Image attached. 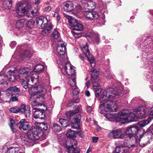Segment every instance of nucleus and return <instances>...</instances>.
Listing matches in <instances>:
<instances>
[{"label": "nucleus", "instance_id": "41", "mask_svg": "<svg viewBox=\"0 0 153 153\" xmlns=\"http://www.w3.org/2000/svg\"><path fill=\"white\" fill-rule=\"evenodd\" d=\"M6 77L4 75H0V84H5L7 82L6 81L5 79Z\"/></svg>", "mask_w": 153, "mask_h": 153}, {"label": "nucleus", "instance_id": "27", "mask_svg": "<svg viewBox=\"0 0 153 153\" xmlns=\"http://www.w3.org/2000/svg\"><path fill=\"white\" fill-rule=\"evenodd\" d=\"M60 36V34L58 30L55 29L51 35V37L53 39H57Z\"/></svg>", "mask_w": 153, "mask_h": 153}, {"label": "nucleus", "instance_id": "49", "mask_svg": "<svg viewBox=\"0 0 153 153\" xmlns=\"http://www.w3.org/2000/svg\"><path fill=\"white\" fill-rule=\"evenodd\" d=\"M44 68H41L40 69H36V68H34L33 69V71L37 73H40L42 72L44 70Z\"/></svg>", "mask_w": 153, "mask_h": 153}, {"label": "nucleus", "instance_id": "3", "mask_svg": "<svg viewBox=\"0 0 153 153\" xmlns=\"http://www.w3.org/2000/svg\"><path fill=\"white\" fill-rule=\"evenodd\" d=\"M27 137L24 135L20 136L22 142L28 146H33L35 141L39 139L42 136L41 130L39 127H34L29 130L27 133Z\"/></svg>", "mask_w": 153, "mask_h": 153}, {"label": "nucleus", "instance_id": "35", "mask_svg": "<svg viewBox=\"0 0 153 153\" xmlns=\"http://www.w3.org/2000/svg\"><path fill=\"white\" fill-rule=\"evenodd\" d=\"M67 137H74L76 135L75 132L71 129H69L66 133Z\"/></svg>", "mask_w": 153, "mask_h": 153}, {"label": "nucleus", "instance_id": "13", "mask_svg": "<svg viewBox=\"0 0 153 153\" xmlns=\"http://www.w3.org/2000/svg\"><path fill=\"white\" fill-rule=\"evenodd\" d=\"M48 20L46 18L40 16L37 19L36 23L39 28L41 29L44 28L47 26V24L48 23Z\"/></svg>", "mask_w": 153, "mask_h": 153}, {"label": "nucleus", "instance_id": "38", "mask_svg": "<svg viewBox=\"0 0 153 153\" xmlns=\"http://www.w3.org/2000/svg\"><path fill=\"white\" fill-rule=\"evenodd\" d=\"M19 149L18 148H11L7 151V153H18Z\"/></svg>", "mask_w": 153, "mask_h": 153}, {"label": "nucleus", "instance_id": "29", "mask_svg": "<svg viewBox=\"0 0 153 153\" xmlns=\"http://www.w3.org/2000/svg\"><path fill=\"white\" fill-rule=\"evenodd\" d=\"M59 122L62 126L65 127L67 126L68 125L69 121L64 119L60 118L59 119Z\"/></svg>", "mask_w": 153, "mask_h": 153}, {"label": "nucleus", "instance_id": "17", "mask_svg": "<svg viewBox=\"0 0 153 153\" xmlns=\"http://www.w3.org/2000/svg\"><path fill=\"white\" fill-rule=\"evenodd\" d=\"M61 70L64 75L75 76V71L73 68H61Z\"/></svg>", "mask_w": 153, "mask_h": 153}, {"label": "nucleus", "instance_id": "56", "mask_svg": "<svg viewBox=\"0 0 153 153\" xmlns=\"http://www.w3.org/2000/svg\"><path fill=\"white\" fill-rule=\"evenodd\" d=\"M99 41L100 39L99 38V36L98 35L94 39V42L98 44L99 42Z\"/></svg>", "mask_w": 153, "mask_h": 153}, {"label": "nucleus", "instance_id": "46", "mask_svg": "<svg viewBox=\"0 0 153 153\" xmlns=\"http://www.w3.org/2000/svg\"><path fill=\"white\" fill-rule=\"evenodd\" d=\"M22 86L25 89H27L28 87V85H29L26 81L23 80L22 83Z\"/></svg>", "mask_w": 153, "mask_h": 153}, {"label": "nucleus", "instance_id": "47", "mask_svg": "<svg viewBox=\"0 0 153 153\" xmlns=\"http://www.w3.org/2000/svg\"><path fill=\"white\" fill-rule=\"evenodd\" d=\"M24 56L25 57H30L31 56V53L29 50H27L25 51Z\"/></svg>", "mask_w": 153, "mask_h": 153}, {"label": "nucleus", "instance_id": "21", "mask_svg": "<svg viewBox=\"0 0 153 153\" xmlns=\"http://www.w3.org/2000/svg\"><path fill=\"white\" fill-rule=\"evenodd\" d=\"M149 143L150 141L147 140V138L145 137H141L139 140V144L140 146L143 147H145Z\"/></svg>", "mask_w": 153, "mask_h": 153}, {"label": "nucleus", "instance_id": "33", "mask_svg": "<svg viewBox=\"0 0 153 153\" xmlns=\"http://www.w3.org/2000/svg\"><path fill=\"white\" fill-rule=\"evenodd\" d=\"M151 131H149L145 133V138H147V140L150 141V142L153 139V134Z\"/></svg>", "mask_w": 153, "mask_h": 153}, {"label": "nucleus", "instance_id": "2", "mask_svg": "<svg viewBox=\"0 0 153 153\" xmlns=\"http://www.w3.org/2000/svg\"><path fill=\"white\" fill-rule=\"evenodd\" d=\"M29 93L34 100L32 103L33 106V117L35 119H44L45 114L44 112L47 108L43 103L44 97L46 93V89L42 85L32 87L29 91Z\"/></svg>", "mask_w": 153, "mask_h": 153}, {"label": "nucleus", "instance_id": "34", "mask_svg": "<svg viewBox=\"0 0 153 153\" xmlns=\"http://www.w3.org/2000/svg\"><path fill=\"white\" fill-rule=\"evenodd\" d=\"M87 6L89 7L88 9L91 10H93L94 9L95 7V3L92 1H88L87 3Z\"/></svg>", "mask_w": 153, "mask_h": 153}, {"label": "nucleus", "instance_id": "37", "mask_svg": "<svg viewBox=\"0 0 153 153\" xmlns=\"http://www.w3.org/2000/svg\"><path fill=\"white\" fill-rule=\"evenodd\" d=\"M52 129L54 132L59 131L61 130L60 126L58 124L54 123L52 127Z\"/></svg>", "mask_w": 153, "mask_h": 153}, {"label": "nucleus", "instance_id": "62", "mask_svg": "<svg viewBox=\"0 0 153 153\" xmlns=\"http://www.w3.org/2000/svg\"><path fill=\"white\" fill-rule=\"evenodd\" d=\"M85 95L87 97H89L90 96V93L89 91H87L85 92Z\"/></svg>", "mask_w": 153, "mask_h": 153}, {"label": "nucleus", "instance_id": "12", "mask_svg": "<svg viewBox=\"0 0 153 153\" xmlns=\"http://www.w3.org/2000/svg\"><path fill=\"white\" fill-rule=\"evenodd\" d=\"M26 13L25 16L28 17H32L36 15V13L38 11L37 8H35L32 10L31 6L27 5L26 6Z\"/></svg>", "mask_w": 153, "mask_h": 153}, {"label": "nucleus", "instance_id": "58", "mask_svg": "<svg viewBox=\"0 0 153 153\" xmlns=\"http://www.w3.org/2000/svg\"><path fill=\"white\" fill-rule=\"evenodd\" d=\"M59 8H56L55 9V13L54 14V16H55L56 14L58 15V13H59Z\"/></svg>", "mask_w": 153, "mask_h": 153}, {"label": "nucleus", "instance_id": "10", "mask_svg": "<svg viewBox=\"0 0 153 153\" xmlns=\"http://www.w3.org/2000/svg\"><path fill=\"white\" fill-rule=\"evenodd\" d=\"M126 135L120 128L112 130L108 134V137H112L114 139L125 138Z\"/></svg>", "mask_w": 153, "mask_h": 153}, {"label": "nucleus", "instance_id": "53", "mask_svg": "<svg viewBox=\"0 0 153 153\" xmlns=\"http://www.w3.org/2000/svg\"><path fill=\"white\" fill-rule=\"evenodd\" d=\"M65 67H72V65L69 62H68L65 64Z\"/></svg>", "mask_w": 153, "mask_h": 153}, {"label": "nucleus", "instance_id": "43", "mask_svg": "<svg viewBox=\"0 0 153 153\" xmlns=\"http://www.w3.org/2000/svg\"><path fill=\"white\" fill-rule=\"evenodd\" d=\"M11 124L10 126H15L19 124V122L16 120L14 119H12L10 120Z\"/></svg>", "mask_w": 153, "mask_h": 153}, {"label": "nucleus", "instance_id": "8", "mask_svg": "<svg viewBox=\"0 0 153 153\" xmlns=\"http://www.w3.org/2000/svg\"><path fill=\"white\" fill-rule=\"evenodd\" d=\"M81 48L86 57L90 62L91 67H94L95 63L94 62V58L90 54V51L88 49V46L87 43H86L85 45H83Z\"/></svg>", "mask_w": 153, "mask_h": 153}, {"label": "nucleus", "instance_id": "11", "mask_svg": "<svg viewBox=\"0 0 153 153\" xmlns=\"http://www.w3.org/2000/svg\"><path fill=\"white\" fill-rule=\"evenodd\" d=\"M77 145V142L74 140L68 141L65 143L66 146L69 153H75L76 146Z\"/></svg>", "mask_w": 153, "mask_h": 153}, {"label": "nucleus", "instance_id": "4", "mask_svg": "<svg viewBox=\"0 0 153 153\" xmlns=\"http://www.w3.org/2000/svg\"><path fill=\"white\" fill-rule=\"evenodd\" d=\"M66 46L64 43L60 41L57 44V51L58 54L57 57V63L62 66H64L65 58L67 56L65 53Z\"/></svg>", "mask_w": 153, "mask_h": 153}, {"label": "nucleus", "instance_id": "15", "mask_svg": "<svg viewBox=\"0 0 153 153\" xmlns=\"http://www.w3.org/2000/svg\"><path fill=\"white\" fill-rule=\"evenodd\" d=\"M19 128L22 131L28 130L30 126L29 123L24 119H22L19 122Z\"/></svg>", "mask_w": 153, "mask_h": 153}, {"label": "nucleus", "instance_id": "42", "mask_svg": "<svg viewBox=\"0 0 153 153\" xmlns=\"http://www.w3.org/2000/svg\"><path fill=\"white\" fill-rule=\"evenodd\" d=\"M10 112L13 113H17L20 111V108H18L16 107H13L9 109Z\"/></svg>", "mask_w": 153, "mask_h": 153}, {"label": "nucleus", "instance_id": "59", "mask_svg": "<svg viewBox=\"0 0 153 153\" xmlns=\"http://www.w3.org/2000/svg\"><path fill=\"white\" fill-rule=\"evenodd\" d=\"M10 126V128L11 129V130L14 133V132H16V130L15 128H14V126Z\"/></svg>", "mask_w": 153, "mask_h": 153}, {"label": "nucleus", "instance_id": "1", "mask_svg": "<svg viewBox=\"0 0 153 153\" xmlns=\"http://www.w3.org/2000/svg\"><path fill=\"white\" fill-rule=\"evenodd\" d=\"M123 88L122 86L118 85L115 89L110 88L102 93L100 98V102L99 109L100 113L104 114L109 121L114 120L117 121L131 122L135 120V118L141 119L144 118L148 111V107H138L134 110V113H128L126 110H123L117 114L107 113L108 112L115 111L117 106L115 102L112 101L115 96L121 94Z\"/></svg>", "mask_w": 153, "mask_h": 153}, {"label": "nucleus", "instance_id": "19", "mask_svg": "<svg viewBox=\"0 0 153 153\" xmlns=\"http://www.w3.org/2000/svg\"><path fill=\"white\" fill-rule=\"evenodd\" d=\"M26 10V6L24 7L20 6L16 7V12L19 16H25Z\"/></svg>", "mask_w": 153, "mask_h": 153}, {"label": "nucleus", "instance_id": "20", "mask_svg": "<svg viewBox=\"0 0 153 153\" xmlns=\"http://www.w3.org/2000/svg\"><path fill=\"white\" fill-rule=\"evenodd\" d=\"M91 79L92 80H94V79H97V78H98V75L99 74L98 70L92 68L91 71Z\"/></svg>", "mask_w": 153, "mask_h": 153}, {"label": "nucleus", "instance_id": "28", "mask_svg": "<svg viewBox=\"0 0 153 153\" xmlns=\"http://www.w3.org/2000/svg\"><path fill=\"white\" fill-rule=\"evenodd\" d=\"M79 111V110L77 108H75L72 110L70 111L67 113V116L71 117L74 114L77 113Z\"/></svg>", "mask_w": 153, "mask_h": 153}, {"label": "nucleus", "instance_id": "5", "mask_svg": "<svg viewBox=\"0 0 153 153\" xmlns=\"http://www.w3.org/2000/svg\"><path fill=\"white\" fill-rule=\"evenodd\" d=\"M136 143V140L134 137L132 143H130L126 144L124 143L122 146L117 147L114 153H128L131 150L130 148L134 147Z\"/></svg>", "mask_w": 153, "mask_h": 153}, {"label": "nucleus", "instance_id": "30", "mask_svg": "<svg viewBox=\"0 0 153 153\" xmlns=\"http://www.w3.org/2000/svg\"><path fill=\"white\" fill-rule=\"evenodd\" d=\"M64 16L68 20V22L70 25L73 26V23L75 21L76 19L73 18L72 16L68 15L66 14H64Z\"/></svg>", "mask_w": 153, "mask_h": 153}, {"label": "nucleus", "instance_id": "31", "mask_svg": "<svg viewBox=\"0 0 153 153\" xmlns=\"http://www.w3.org/2000/svg\"><path fill=\"white\" fill-rule=\"evenodd\" d=\"M150 120L149 119L143 120L138 123L139 126L141 127H143L149 123Z\"/></svg>", "mask_w": 153, "mask_h": 153}, {"label": "nucleus", "instance_id": "23", "mask_svg": "<svg viewBox=\"0 0 153 153\" xmlns=\"http://www.w3.org/2000/svg\"><path fill=\"white\" fill-rule=\"evenodd\" d=\"M6 78L9 81L13 82L15 80L16 77L13 72L9 71L8 73V74L7 75Z\"/></svg>", "mask_w": 153, "mask_h": 153}, {"label": "nucleus", "instance_id": "9", "mask_svg": "<svg viewBox=\"0 0 153 153\" xmlns=\"http://www.w3.org/2000/svg\"><path fill=\"white\" fill-rule=\"evenodd\" d=\"M62 9L66 12H71L73 10L78 11L81 9V7L79 5H77L76 8H74V4L71 1L65 2L63 3Z\"/></svg>", "mask_w": 153, "mask_h": 153}, {"label": "nucleus", "instance_id": "60", "mask_svg": "<svg viewBox=\"0 0 153 153\" xmlns=\"http://www.w3.org/2000/svg\"><path fill=\"white\" fill-rule=\"evenodd\" d=\"M16 45V43L15 42H13L10 45V46L11 48H13L14 46Z\"/></svg>", "mask_w": 153, "mask_h": 153}, {"label": "nucleus", "instance_id": "61", "mask_svg": "<svg viewBox=\"0 0 153 153\" xmlns=\"http://www.w3.org/2000/svg\"><path fill=\"white\" fill-rule=\"evenodd\" d=\"M36 66H42L43 67H45L46 65H45V63H42V64H38L36 65Z\"/></svg>", "mask_w": 153, "mask_h": 153}, {"label": "nucleus", "instance_id": "48", "mask_svg": "<svg viewBox=\"0 0 153 153\" xmlns=\"http://www.w3.org/2000/svg\"><path fill=\"white\" fill-rule=\"evenodd\" d=\"M73 91V94L74 95H76L78 94L79 93V91L78 90V88L77 86L76 87L74 88Z\"/></svg>", "mask_w": 153, "mask_h": 153}, {"label": "nucleus", "instance_id": "36", "mask_svg": "<svg viewBox=\"0 0 153 153\" xmlns=\"http://www.w3.org/2000/svg\"><path fill=\"white\" fill-rule=\"evenodd\" d=\"M26 22L25 23L26 26L29 28H31L32 26H33L35 24V21L33 19H30L28 21L26 20Z\"/></svg>", "mask_w": 153, "mask_h": 153}, {"label": "nucleus", "instance_id": "44", "mask_svg": "<svg viewBox=\"0 0 153 153\" xmlns=\"http://www.w3.org/2000/svg\"><path fill=\"white\" fill-rule=\"evenodd\" d=\"M79 122H72L71 126L74 128H79Z\"/></svg>", "mask_w": 153, "mask_h": 153}, {"label": "nucleus", "instance_id": "52", "mask_svg": "<svg viewBox=\"0 0 153 153\" xmlns=\"http://www.w3.org/2000/svg\"><path fill=\"white\" fill-rule=\"evenodd\" d=\"M86 110L88 113H90L92 111V108L90 106H88L86 108Z\"/></svg>", "mask_w": 153, "mask_h": 153}, {"label": "nucleus", "instance_id": "54", "mask_svg": "<svg viewBox=\"0 0 153 153\" xmlns=\"http://www.w3.org/2000/svg\"><path fill=\"white\" fill-rule=\"evenodd\" d=\"M18 99L16 97H12L11 99L9 101L10 102H15L17 101Z\"/></svg>", "mask_w": 153, "mask_h": 153}, {"label": "nucleus", "instance_id": "18", "mask_svg": "<svg viewBox=\"0 0 153 153\" xmlns=\"http://www.w3.org/2000/svg\"><path fill=\"white\" fill-rule=\"evenodd\" d=\"M73 26H71L73 27V29L74 30H77L80 31L83 29V26L82 24L77 21L76 20L73 23Z\"/></svg>", "mask_w": 153, "mask_h": 153}, {"label": "nucleus", "instance_id": "22", "mask_svg": "<svg viewBox=\"0 0 153 153\" xmlns=\"http://www.w3.org/2000/svg\"><path fill=\"white\" fill-rule=\"evenodd\" d=\"M26 22V20L24 19H21L19 20L16 22V27L18 29L24 26Z\"/></svg>", "mask_w": 153, "mask_h": 153}, {"label": "nucleus", "instance_id": "39", "mask_svg": "<svg viewBox=\"0 0 153 153\" xmlns=\"http://www.w3.org/2000/svg\"><path fill=\"white\" fill-rule=\"evenodd\" d=\"M37 127H39L40 129H41V132L42 130H46L48 128L47 124L45 123H41L40 124L39 126H37Z\"/></svg>", "mask_w": 153, "mask_h": 153}, {"label": "nucleus", "instance_id": "64", "mask_svg": "<svg viewBox=\"0 0 153 153\" xmlns=\"http://www.w3.org/2000/svg\"><path fill=\"white\" fill-rule=\"evenodd\" d=\"M149 129L151 131L153 132V124L152 125L149 127Z\"/></svg>", "mask_w": 153, "mask_h": 153}, {"label": "nucleus", "instance_id": "26", "mask_svg": "<svg viewBox=\"0 0 153 153\" xmlns=\"http://www.w3.org/2000/svg\"><path fill=\"white\" fill-rule=\"evenodd\" d=\"M76 76H72L70 80V84L72 87V89H74V88L76 87Z\"/></svg>", "mask_w": 153, "mask_h": 153}, {"label": "nucleus", "instance_id": "6", "mask_svg": "<svg viewBox=\"0 0 153 153\" xmlns=\"http://www.w3.org/2000/svg\"><path fill=\"white\" fill-rule=\"evenodd\" d=\"M84 15L89 19H95L101 20V22H100V23L102 25L104 24L105 17L103 14H101L100 15H99L95 11H86Z\"/></svg>", "mask_w": 153, "mask_h": 153}, {"label": "nucleus", "instance_id": "16", "mask_svg": "<svg viewBox=\"0 0 153 153\" xmlns=\"http://www.w3.org/2000/svg\"><path fill=\"white\" fill-rule=\"evenodd\" d=\"M20 111L22 112H24L25 117H29L31 114L30 107V106L22 104L20 107Z\"/></svg>", "mask_w": 153, "mask_h": 153}, {"label": "nucleus", "instance_id": "14", "mask_svg": "<svg viewBox=\"0 0 153 153\" xmlns=\"http://www.w3.org/2000/svg\"><path fill=\"white\" fill-rule=\"evenodd\" d=\"M33 72H31L29 71H25L24 74H27V75L26 77V79L27 80L28 82H30V84H36L38 81L37 78L38 76H37L36 78L33 76Z\"/></svg>", "mask_w": 153, "mask_h": 153}, {"label": "nucleus", "instance_id": "50", "mask_svg": "<svg viewBox=\"0 0 153 153\" xmlns=\"http://www.w3.org/2000/svg\"><path fill=\"white\" fill-rule=\"evenodd\" d=\"M101 89H99L95 90V95L97 97H98L101 92Z\"/></svg>", "mask_w": 153, "mask_h": 153}, {"label": "nucleus", "instance_id": "63", "mask_svg": "<svg viewBox=\"0 0 153 153\" xmlns=\"http://www.w3.org/2000/svg\"><path fill=\"white\" fill-rule=\"evenodd\" d=\"M86 85L88 88L90 86V84L89 81H88L86 82Z\"/></svg>", "mask_w": 153, "mask_h": 153}, {"label": "nucleus", "instance_id": "7", "mask_svg": "<svg viewBox=\"0 0 153 153\" xmlns=\"http://www.w3.org/2000/svg\"><path fill=\"white\" fill-rule=\"evenodd\" d=\"M140 130V128L138 126L131 125L126 128L125 131V138L130 139L133 136L137 135Z\"/></svg>", "mask_w": 153, "mask_h": 153}, {"label": "nucleus", "instance_id": "57", "mask_svg": "<svg viewBox=\"0 0 153 153\" xmlns=\"http://www.w3.org/2000/svg\"><path fill=\"white\" fill-rule=\"evenodd\" d=\"M99 138L98 137H93L92 138V142L94 143H96L98 140Z\"/></svg>", "mask_w": 153, "mask_h": 153}, {"label": "nucleus", "instance_id": "25", "mask_svg": "<svg viewBox=\"0 0 153 153\" xmlns=\"http://www.w3.org/2000/svg\"><path fill=\"white\" fill-rule=\"evenodd\" d=\"M99 80L98 78L97 79H94V80L91 79V81L92 82V85L94 89L95 90H98L99 89H101L99 85L96 82H97Z\"/></svg>", "mask_w": 153, "mask_h": 153}, {"label": "nucleus", "instance_id": "45", "mask_svg": "<svg viewBox=\"0 0 153 153\" xmlns=\"http://www.w3.org/2000/svg\"><path fill=\"white\" fill-rule=\"evenodd\" d=\"M10 88L11 90L13 91L14 92H19L20 91L19 89L16 86L10 87Z\"/></svg>", "mask_w": 153, "mask_h": 153}, {"label": "nucleus", "instance_id": "40", "mask_svg": "<svg viewBox=\"0 0 153 153\" xmlns=\"http://www.w3.org/2000/svg\"><path fill=\"white\" fill-rule=\"evenodd\" d=\"M81 116L80 114H78L74 116L72 122H79Z\"/></svg>", "mask_w": 153, "mask_h": 153}, {"label": "nucleus", "instance_id": "51", "mask_svg": "<svg viewBox=\"0 0 153 153\" xmlns=\"http://www.w3.org/2000/svg\"><path fill=\"white\" fill-rule=\"evenodd\" d=\"M7 95L8 97H11L12 95V91L10 89V88L7 90Z\"/></svg>", "mask_w": 153, "mask_h": 153}, {"label": "nucleus", "instance_id": "55", "mask_svg": "<svg viewBox=\"0 0 153 153\" xmlns=\"http://www.w3.org/2000/svg\"><path fill=\"white\" fill-rule=\"evenodd\" d=\"M51 10V7L50 6H48L46 7L45 8L44 10L46 12H49Z\"/></svg>", "mask_w": 153, "mask_h": 153}, {"label": "nucleus", "instance_id": "24", "mask_svg": "<svg viewBox=\"0 0 153 153\" xmlns=\"http://www.w3.org/2000/svg\"><path fill=\"white\" fill-rule=\"evenodd\" d=\"M148 107V108L149 109L148 113L146 114V116L148 114H149V118L150 119H152L153 118V105L151 106L148 105H146L143 106H141V107Z\"/></svg>", "mask_w": 153, "mask_h": 153}, {"label": "nucleus", "instance_id": "32", "mask_svg": "<svg viewBox=\"0 0 153 153\" xmlns=\"http://www.w3.org/2000/svg\"><path fill=\"white\" fill-rule=\"evenodd\" d=\"M44 30L42 31V34L43 35H44V34H46L48 33H49V32L51 30L52 28V25H49L47 26H47Z\"/></svg>", "mask_w": 153, "mask_h": 153}]
</instances>
